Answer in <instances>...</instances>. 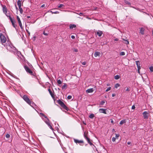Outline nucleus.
<instances>
[{"label":"nucleus","mask_w":153,"mask_h":153,"mask_svg":"<svg viewBox=\"0 0 153 153\" xmlns=\"http://www.w3.org/2000/svg\"><path fill=\"white\" fill-rule=\"evenodd\" d=\"M88 132L87 131V132H84V133L83 136L85 138V135L86 136V137H88Z\"/></svg>","instance_id":"obj_31"},{"label":"nucleus","mask_w":153,"mask_h":153,"mask_svg":"<svg viewBox=\"0 0 153 153\" xmlns=\"http://www.w3.org/2000/svg\"><path fill=\"white\" fill-rule=\"evenodd\" d=\"M87 144H86L85 145V146H87Z\"/></svg>","instance_id":"obj_63"},{"label":"nucleus","mask_w":153,"mask_h":153,"mask_svg":"<svg viewBox=\"0 0 153 153\" xmlns=\"http://www.w3.org/2000/svg\"><path fill=\"white\" fill-rule=\"evenodd\" d=\"M67 84L66 83H64V85L62 86V88L63 89H66L67 88Z\"/></svg>","instance_id":"obj_20"},{"label":"nucleus","mask_w":153,"mask_h":153,"mask_svg":"<svg viewBox=\"0 0 153 153\" xmlns=\"http://www.w3.org/2000/svg\"><path fill=\"white\" fill-rule=\"evenodd\" d=\"M51 12L52 14H53V13L57 14V13H59V12L57 11L53 12V11H51Z\"/></svg>","instance_id":"obj_32"},{"label":"nucleus","mask_w":153,"mask_h":153,"mask_svg":"<svg viewBox=\"0 0 153 153\" xmlns=\"http://www.w3.org/2000/svg\"><path fill=\"white\" fill-rule=\"evenodd\" d=\"M112 131H115V130H114V129H112Z\"/></svg>","instance_id":"obj_61"},{"label":"nucleus","mask_w":153,"mask_h":153,"mask_svg":"<svg viewBox=\"0 0 153 153\" xmlns=\"http://www.w3.org/2000/svg\"><path fill=\"white\" fill-rule=\"evenodd\" d=\"M82 65H86V62H82Z\"/></svg>","instance_id":"obj_48"},{"label":"nucleus","mask_w":153,"mask_h":153,"mask_svg":"<svg viewBox=\"0 0 153 153\" xmlns=\"http://www.w3.org/2000/svg\"><path fill=\"white\" fill-rule=\"evenodd\" d=\"M24 68L26 71L31 75L35 76V74L27 65H25Z\"/></svg>","instance_id":"obj_3"},{"label":"nucleus","mask_w":153,"mask_h":153,"mask_svg":"<svg viewBox=\"0 0 153 153\" xmlns=\"http://www.w3.org/2000/svg\"><path fill=\"white\" fill-rule=\"evenodd\" d=\"M45 122L48 125V126L50 128L53 130V128L49 122V120L48 121L47 120L45 121Z\"/></svg>","instance_id":"obj_11"},{"label":"nucleus","mask_w":153,"mask_h":153,"mask_svg":"<svg viewBox=\"0 0 153 153\" xmlns=\"http://www.w3.org/2000/svg\"><path fill=\"white\" fill-rule=\"evenodd\" d=\"M63 6H64V5L63 4H60L59 6H58V8H61Z\"/></svg>","instance_id":"obj_38"},{"label":"nucleus","mask_w":153,"mask_h":153,"mask_svg":"<svg viewBox=\"0 0 153 153\" xmlns=\"http://www.w3.org/2000/svg\"><path fill=\"white\" fill-rule=\"evenodd\" d=\"M120 85L119 84L117 83L115 85V88H117L118 87H120Z\"/></svg>","instance_id":"obj_30"},{"label":"nucleus","mask_w":153,"mask_h":153,"mask_svg":"<svg viewBox=\"0 0 153 153\" xmlns=\"http://www.w3.org/2000/svg\"><path fill=\"white\" fill-rule=\"evenodd\" d=\"M40 114L42 116L44 117L45 118H46L48 121H49V119L45 114H44L42 113H40Z\"/></svg>","instance_id":"obj_23"},{"label":"nucleus","mask_w":153,"mask_h":153,"mask_svg":"<svg viewBox=\"0 0 153 153\" xmlns=\"http://www.w3.org/2000/svg\"><path fill=\"white\" fill-rule=\"evenodd\" d=\"M96 34L98 36H99L100 37L102 36V34L103 32L101 31L98 30Z\"/></svg>","instance_id":"obj_12"},{"label":"nucleus","mask_w":153,"mask_h":153,"mask_svg":"<svg viewBox=\"0 0 153 153\" xmlns=\"http://www.w3.org/2000/svg\"><path fill=\"white\" fill-rule=\"evenodd\" d=\"M5 14L7 16V17H9V16H10V14H9V13H6V14Z\"/></svg>","instance_id":"obj_46"},{"label":"nucleus","mask_w":153,"mask_h":153,"mask_svg":"<svg viewBox=\"0 0 153 153\" xmlns=\"http://www.w3.org/2000/svg\"><path fill=\"white\" fill-rule=\"evenodd\" d=\"M116 94H113L112 95V97H114L115 96Z\"/></svg>","instance_id":"obj_53"},{"label":"nucleus","mask_w":153,"mask_h":153,"mask_svg":"<svg viewBox=\"0 0 153 153\" xmlns=\"http://www.w3.org/2000/svg\"><path fill=\"white\" fill-rule=\"evenodd\" d=\"M45 4H42V5L41 6V7H45Z\"/></svg>","instance_id":"obj_56"},{"label":"nucleus","mask_w":153,"mask_h":153,"mask_svg":"<svg viewBox=\"0 0 153 153\" xmlns=\"http://www.w3.org/2000/svg\"><path fill=\"white\" fill-rule=\"evenodd\" d=\"M48 91H49V93L51 95L52 97L53 98H54V95L52 93V91L50 89H48Z\"/></svg>","instance_id":"obj_19"},{"label":"nucleus","mask_w":153,"mask_h":153,"mask_svg":"<svg viewBox=\"0 0 153 153\" xmlns=\"http://www.w3.org/2000/svg\"><path fill=\"white\" fill-rule=\"evenodd\" d=\"M23 99L28 104L30 102V100L26 95H24L23 97Z\"/></svg>","instance_id":"obj_6"},{"label":"nucleus","mask_w":153,"mask_h":153,"mask_svg":"<svg viewBox=\"0 0 153 153\" xmlns=\"http://www.w3.org/2000/svg\"><path fill=\"white\" fill-rule=\"evenodd\" d=\"M11 22L13 27H14L16 29V27L17 26V25L15 24V23H16L15 21L14 20L13 21H12Z\"/></svg>","instance_id":"obj_14"},{"label":"nucleus","mask_w":153,"mask_h":153,"mask_svg":"<svg viewBox=\"0 0 153 153\" xmlns=\"http://www.w3.org/2000/svg\"><path fill=\"white\" fill-rule=\"evenodd\" d=\"M143 117H144V119H148L149 118V113L146 111H144L143 113Z\"/></svg>","instance_id":"obj_9"},{"label":"nucleus","mask_w":153,"mask_h":153,"mask_svg":"<svg viewBox=\"0 0 153 153\" xmlns=\"http://www.w3.org/2000/svg\"><path fill=\"white\" fill-rule=\"evenodd\" d=\"M28 104L30 105L32 107H33L34 105H35V103L33 102H32L30 101V102L28 103Z\"/></svg>","instance_id":"obj_22"},{"label":"nucleus","mask_w":153,"mask_h":153,"mask_svg":"<svg viewBox=\"0 0 153 153\" xmlns=\"http://www.w3.org/2000/svg\"><path fill=\"white\" fill-rule=\"evenodd\" d=\"M17 4L18 5V6L19 7H21L22 6V4L21 2V1L19 0L17 2Z\"/></svg>","instance_id":"obj_21"},{"label":"nucleus","mask_w":153,"mask_h":153,"mask_svg":"<svg viewBox=\"0 0 153 153\" xmlns=\"http://www.w3.org/2000/svg\"><path fill=\"white\" fill-rule=\"evenodd\" d=\"M116 139V138L113 137L112 138V140L113 142H114L115 141Z\"/></svg>","instance_id":"obj_44"},{"label":"nucleus","mask_w":153,"mask_h":153,"mask_svg":"<svg viewBox=\"0 0 153 153\" xmlns=\"http://www.w3.org/2000/svg\"><path fill=\"white\" fill-rule=\"evenodd\" d=\"M136 64L137 65V67L138 72L140 74V62L139 61H137L135 62Z\"/></svg>","instance_id":"obj_7"},{"label":"nucleus","mask_w":153,"mask_h":153,"mask_svg":"<svg viewBox=\"0 0 153 153\" xmlns=\"http://www.w3.org/2000/svg\"><path fill=\"white\" fill-rule=\"evenodd\" d=\"M76 27V25L74 24H70V25L69 28L71 29H72Z\"/></svg>","instance_id":"obj_18"},{"label":"nucleus","mask_w":153,"mask_h":153,"mask_svg":"<svg viewBox=\"0 0 153 153\" xmlns=\"http://www.w3.org/2000/svg\"><path fill=\"white\" fill-rule=\"evenodd\" d=\"M114 41H118V39L117 38H116L114 39Z\"/></svg>","instance_id":"obj_57"},{"label":"nucleus","mask_w":153,"mask_h":153,"mask_svg":"<svg viewBox=\"0 0 153 153\" xmlns=\"http://www.w3.org/2000/svg\"><path fill=\"white\" fill-rule=\"evenodd\" d=\"M135 106L134 105H133L132 106V107H131V108L132 109H135Z\"/></svg>","instance_id":"obj_49"},{"label":"nucleus","mask_w":153,"mask_h":153,"mask_svg":"<svg viewBox=\"0 0 153 153\" xmlns=\"http://www.w3.org/2000/svg\"><path fill=\"white\" fill-rule=\"evenodd\" d=\"M111 87H108L107 89L105 91L106 92H108L110 90H111Z\"/></svg>","instance_id":"obj_40"},{"label":"nucleus","mask_w":153,"mask_h":153,"mask_svg":"<svg viewBox=\"0 0 153 153\" xmlns=\"http://www.w3.org/2000/svg\"><path fill=\"white\" fill-rule=\"evenodd\" d=\"M105 103V102L104 101H102L100 103V105H103Z\"/></svg>","instance_id":"obj_36"},{"label":"nucleus","mask_w":153,"mask_h":153,"mask_svg":"<svg viewBox=\"0 0 153 153\" xmlns=\"http://www.w3.org/2000/svg\"><path fill=\"white\" fill-rule=\"evenodd\" d=\"M71 38L73 39H74L75 37L74 36L72 35L71 36Z\"/></svg>","instance_id":"obj_52"},{"label":"nucleus","mask_w":153,"mask_h":153,"mask_svg":"<svg viewBox=\"0 0 153 153\" xmlns=\"http://www.w3.org/2000/svg\"><path fill=\"white\" fill-rule=\"evenodd\" d=\"M57 102L60 105L61 107H62L65 110H67V111H68L69 110V109L66 106V105L63 102L60 100H57Z\"/></svg>","instance_id":"obj_2"},{"label":"nucleus","mask_w":153,"mask_h":153,"mask_svg":"<svg viewBox=\"0 0 153 153\" xmlns=\"http://www.w3.org/2000/svg\"><path fill=\"white\" fill-rule=\"evenodd\" d=\"M124 2L126 4H128V5H131V3L130 2H129L127 0H125L124 1Z\"/></svg>","instance_id":"obj_25"},{"label":"nucleus","mask_w":153,"mask_h":153,"mask_svg":"<svg viewBox=\"0 0 153 153\" xmlns=\"http://www.w3.org/2000/svg\"><path fill=\"white\" fill-rule=\"evenodd\" d=\"M36 36H34L33 37V41H34L36 40Z\"/></svg>","instance_id":"obj_45"},{"label":"nucleus","mask_w":153,"mask_h":153,"mask_svg":"<svg viewBox=\"0 0 153 153\" xmlns=\"http://www.w3.org/2000/svg\"><path fill=\"white\" fill-rule=\"evenodd\" d=\"M27 31L28 33L29 34V35H30V33L28 30H27Z\"/></svg>","instance_id":"obj_59"},{"label":"nucleus","mask_w":153,"mask_h":153,"mask_svg":"<svg viewBox=\"0 0 153 153\" xmlns=\"http://www.w3.org/2000/svg\"><path fill=\"white\" fill-rule=\"evenodd\" d=\"M30 18V16H27V19H29V18Z\"/></svg>","instance_id":"obj_58"},{"label":"nucleus","mask_w":153,"mask_h":153,"mask_svg":"<svg viewBox=\"0 0 153 153\" xmlns=\"http://www.w3.org/2000/svg\"><path fill=\"white\" fill-rule=\"evenodd\" d=\"M94 117V115L93 114H91L89 116V117L91 119H93Z\"/></svg>","instance_id":"obj_27"},{"label":"nucleus","mask_w":153,"mask_h":153,"mask_svg":"<svg viewBox=\"0 0 153 153\" xmlns=\"http://www.w3.org/2000/svg\"><path fill=\"white\" fill-rule=\"evenodd\" d=\"M83 124H84L85 125H86V123L84 122H83Z\"/></svg>","instance_id":"obj_62"},{"label":"nucleus","mask_w":153,"mask_h":153,"mask_svg":"<svg viewBox=\"0 0 153 153\" xmlns=\"http://www.w3.org/2000/svg\"><path fill=\"white\" fill-rule=\"evenodd\" d=\"M67 98L68 100H70L72 98V96L71 95H69L68 96Z\"/></svg>","instance_id":"obj_42"},{"label":"nucleus","mask_w":153,"mask_h":153,"mask_svg":"<svg viewBox=\"0 0 153 153\" xmlns=\"http://www.w3.org/2000/svg\"><path fill=\"white\" fill-rule=\"evenodd\" d=\"M116 136L115 138H116V139H118V137L119 136V134H115Z\"/></svg>","instance_id":"obj_39"},{"label":"nucleus","mask_w":153,"mask_h":153,"mask_svg":"<svg viewBox=\"0 0 153 153\" xmlns=\"http://www.w3.org/2000/svg\"><path fill=\"white\" fill-rule=\"evenodd\" d=\"M74 142L76 144L78 143L80 146H83L84 143V142L83 140H79L75 139H74Z\"/></svg>","instance_id":"obj_4"},{"label":"nucleus","mask_w":153,"mask_h":153,"mask_svg":"<svg viewBox=\"0 0 153 153\" xmlns=\"http://www.w3.org/2000/svg\"><path fill=\"white\" fill-rule=\"evenodd\" d=\"M126 91H130V90L129 89V88L128 87L126 89Z\"/></svg>","instance_id":"obj_50"},{"label":"nucleus","mask_w":153,"mask_h":153,"mask_svg":"<svg viewBox=\"0 0 153 153\" xmlns=\"http://www.w3.org/2000/svg\"><path fill=\"white\" fill-rule=\"evenodd\" d=\"M9 18L10 20V21L11 22H12V21H13L14 20V19L13 20L12 19L10 16L9 17Z\"/></svg>","instance_id":"obj_43"},{"label":"nucleus","mask_w":153,"mask_h":153,"mask_svg":"<svg viewBox=\"0 0 153 153\" xmlns=\"http://www.w3.org/2000/svg\"><path fill=\"white\" fill-rule=\"evenodd\" d=\"M57 82L59 85H60L62 83V82L60 80H57Z\"/></svg>","instance_id":"obj_33"},{"label":"nucleus","mask_w":153,"mask_h":153,"mask_svg":"<svg viewBox=\"0 0 153 153\" xmlns=\"http://www.w3.org/2000/svg\"><path fill=\"white\" fill-rule=\"evenodd\" d=\"M85 138L87 140L88 143L90 144L91 146H93L95 147L94 145L92 143V140H91L88 137H86L85 135Z\"/></svg>","instance_id":"obj_5"},{"label":"nucleus","mask_w":153,"mask_h":153,"mask_svg":"<svg viewBox=\"0 0 153 153\" xmlns=\"http://www.w3.org/2000/svg\"><path fill=\"white\" fill-rule=\"evenodd\" d=\"M94 54L95 57H97V56H100V53L99 52L96 51L95 52Z\"/></svg>","instance_id":"obj_15"},{"label":"nucleus","mask_w":153,"mask_h":153,"mask_svg":"<svg viewBox=\"0 0 153 153\" xmlns=\"http://www.w3.org/2000/svg\"><path fill=\"white\" fill-rule=\"evenodd\" d=\"M17 19L21 28L22 29H23V27L22 25L20 18L18 16H17Z\"/></svg>","instance_id":"obj_8"},{"label":"nucleus","mask_w":153,"mask_h":153,"mask_svg":"<svg viewBox=\"0 0 153 153\" xmlns=\"http://www.w3.org/2000/svg\"><path fill=\"white\" fill-rule=\"evenodd\" d=\"M106 109L100 108L99 110V111L100 112V113H103L105 114H106L107 113L106 111Z\"/></svg>","instance_id":"obj_10"},{"label":"nucleus","mask_w":153,"mask_h":153,"mask_svg":"<svg viewBox=\"0 0 153 153\" xmlns=\"http://www.w3.org/2000/svg\"><path fill=\"white\" fill-rule=\"evenodd\" d=\"M74 51L75 52H78V50L77 49L74 48Z\"/></svg>","instance_id":"obj_47"},{"label":"nucleus","mask_w":153,"mask_h":153,"mask_svg":"<svg viewBox=\"0 0 153 153\" xmlns=\"http://www.w3.org/2000/svg\"><path fill=\"white\" fill-rule=\"evenodd\" d=\"M19 10L20 11V12L21 14H22L23 11L22 8L21 7H19Z\"/></svg>","instance_id":"obj_28"},{"label":"nucleus","mask_w":153,"mask_h":153,"mask_svg":"<svg viewBox=\"0 0 153 153\" xmlns=\"http://www.w3.org/2000/svg\"><path fill=\"white\" fill-rule=\"evenodd\" d=\"M43 34L44 35H46V36H47L48 35V33H45V31H44L43 33Z\"/></svg>","instance_id":"obj_41"},{"label":"nucleus","mask_w":153,"mask_h":153,"mask_svg":"<svg viewBox=\"0 0 153 153\" xmlns=\"http://www.w3.org/2000/svg\"><path fill=\"white\" fill-rule=\"evenodd\" d=\"M126 122V120H121L120 123V125H122L124 123H125Z\"/></svg>","instance_id":"obj_24"},{"label":"nucleus","mask_w":153,"mask_h":153,"mask_svg":"<svg viewBox=\"0 0 153 153\" xmlns=\"http://www.w3.org/2000/svg\"><path fill=\"white\" fill-rule=\"evenodd\" d=\"M123 40L125 41V43L126 45L129 44V42L126 39H123Z\"/></svg>","instance_id":"obj_29"},{"label":"nucleus","mask_w":153,"mask_h":153,"mask_svg":"<svg viewBox=\"0 0 153 153\" xmlns=\"http://www.w3.org/2000/svg\"><path fill=\"white\" fill-rule=\"evenodd\" d=\"M5 136L7 138L9 139L10 137V135L9 134H6Z\"/></svg>","instance_id":"obj_37"},{"label":"nucleus","mask_w":153,"mask_h":153,"mask_svg":"<svg viewBox=\"0 0 153 153\" xmlns=\"http://www.w3.org/2000/svg\"><path fill=\"white\" fill-rule=\"evenodd\" d=\"M3 13L5 14H6L7 12V9L5 5L3 6Z\"/></svg>","instance_id":"obj_13"},{"label":"nucleus","mask_w":153,"mask_h":153,"mask_svg":"<svg viewBox=\"0 0 153 153\" xmlns=\"http://www.w3.org/2000/svg\"><path fill=\"white\" fill-rule=\"evenodd\" d=\"M127 144L128 145H130L131 144V142H127Z\"/></svg>","instance_id":"obj_54"},{"label":"nucleus","mask_w":153,"mask_h":153,"mask_svg":"<svg viewBox=\"0 0 153 153\" xmlns=\"http://www.w3.org/2000/svg\"><path fill=\"white\" fill-rule=\"evenodd\" d=\"M0 40L2 44L5 47L7 48V45L4 44V43L6 42L7 41L6 38L2 33H0Z\"/></svg>","instance_id":"obj_1"},{"label":"nucleus","mask_w":153,"mask_h":153,"mask_svg":"<svg viewBox=\"0 0 153 153\" xmlns=\"http://www.w3.org/2000/svg\"><path fill=\"white\" fill-rule=\"evenodd\" d=\"M152 34L153 35V31H152Z\"/></svg>","instance_id":"obj_64"},{"label":"nucleus","mask_w":153,"mask_h":153,"mask_svg":"<svg viewBox=\"0 0 153 153\" xmlns=\"http://www.w3.org/2000/svg\"><path fill=\"white\" fill-rule=\"evenodd\" d=\"M94 91L93 88L88 89L86 91V92L90 93Z\"/></svg>","instance_id":"obj_17"},{"label":"nucleus","mask_w":153,"mask_h":153,"mask_svg":"<svg viewBox=\"0 0 153 153\" xmlns=\"http://www.w3.org/2000/svg\"><path fill=\"white\" fill-rule=\"evenodd\" d=\"M15 5V6H16V9H17L18 8H17V7H16V5Z\"/></svg>","instance_id":"obj_60"},{"label":"nucleus","mask_w":153,"mask_h":153,"mask_svg":"<svg viewBox=\"0 0 153 153\" xmlns=\"http://www.w3.org/2000/svg\"><path fill=\"white\" fill-rule=\"evenodd\" d=\"M79 14L80 16H82V15H83V13H80Z\"/></svg>","instance_id":"obj_55"},{"label":"nucleus","mask_w":153,"mask_h":153,"mask_svg":"<svg viewBox=\"0 0 153 153\" xmlns=\"http://www.w3.org/2000/svg\"><path fill=\"white\" fill-rule=\"evenodd\" d=\"M144 29L143 27H141L140 30V33L142 35L144 34Z\"/></svg>","instance_id":"obj_16"},{"label":"nucleus","mask_w":153,"mask_h":153,"mask_svg":"<svg viewBox=\"0 0 153 153\" xmlns=\"http://www.w3.org/2000/svg\"><path fill=\"white\" fill-rule=\"evenodd\" d=\"M149 69L150 70L151 72H153V66H150L149 68Z\"/></svg>","instance_id":"obj_34"},{"label":"nucleus","mask_w":153,"mask_h":153,"mask_svg":"<svg viewBox=\"0 0 153 153\" xmlns=\"http://www.w3.org/2000/svg\"><path fill=\"white\" fill-rule=\"evenodd\" d=\"M125 55V53L124 52H121L120 53V55L121 56H124Z\"/></svg>","instance_id":"obj_35"},{"label":"nucleus","mask_w":153,"mask_h":153,"mask_svg":"<svg viewBox=\"0 0 153 153\" xmlns=\"http://www.w3.org/2000/svg\"><path fill=\"white\" fill-rule=\"evenodd\" d=\"M111 123L112 124H114V121H113V120L112 119H111Z\"/></svg>","instance_id":"obj_51"},{"label":"nucleus","mask_w":153,"mask_h":153,"mask_svg":"<svg viewBox=\"0 0 153 153\" xmlns=\"http://www.w3.org/2000/svg\"><path fill=\"white\" fill-rule=\"evenodd\" d=\"M120 76L118 75H117L115 76L114 77V79H118L120 78Z\"/></svg>","instance_id":"obj_26"}]
</instances>
